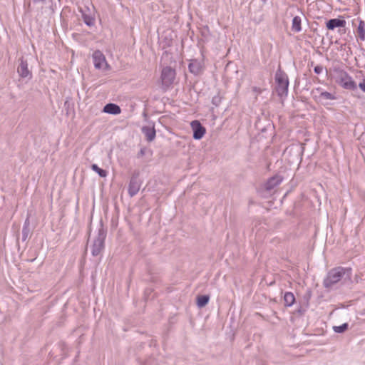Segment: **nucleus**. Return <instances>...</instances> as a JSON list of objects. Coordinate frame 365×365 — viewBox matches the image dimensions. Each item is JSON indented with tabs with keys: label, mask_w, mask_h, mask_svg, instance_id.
Returning a JSON list of instances; mask_svg holds the SVG:
<instances>
[{
	"label": "nucleus",
	"mask_w": 365,
	"mask_h": 365,
	"mask_svg": "<svg viewBox=\"0 0 365 365\" xmlns=\"http://www.w3.org/2000/svg\"><path fill=\"white\" fill-rule=\"evenodd\" d=\"M314 70L315 73L319 74L323 71V67L322 66H317Z\"/></svg>",
	"instance_id": "22"
},
{
	"label": "nucleus",
	"mask_w": 365,
	"mask_h": 365,
	"mask_svg": "<svg viewBox=\"0 0 365 365\" xmlns=\"http://www.w3.org/2000/svg\"><path fill=\"white\" fill-rule=\"evenodd\" d=\"M140 188V183L135 178H132L128 185V193L130 196H134L138 193Z\"/></svg>",
	"instance_id": "9"
},
{
	"label": "nucleus",
	"mask_w": 365,
	"mask_h": 365,
	"mask_svg": "<svg viewBox=\"0 0 365 365\" xmlns=\"http://www.w3.org/2000/svg\"><path fill=\"white\" fill-rule=\"evenodd\" d=\"M320 100L324 99V100H335L336 97L331 93H329L327 91H322L319 96Z\"/></svg>",
	"instance_id": "20"
},
{
	"label": "nucleus",
	"mask_w": 365,
	"mask_h": 365,
	"mask_svg": "<svg viewBox=\"0 0 365 365\" xmlns=\"http://www.w3.org/2000/svg\"><path fill=\"white\" fill-rule=\"evenodd\" d=\"M336 82L346 90L354 91L356 89L357 86L356 82L353 80L346 71L343 70H336Z\"/></svg>",
	"instance_id": "2"
},
{
	"label": "nucleus",
	"mask_w": 365,
	"mask_h": 365,
	"mask_svg": "<svg viewBox=\"0 0 365 365\" xmlns=\"http://www.w3.org/2000/svg\"><path fill=\"white\" fill-rule=\"evenodd\" d=\"M262 1L265 2L267 0H262Z\"/></svg>",
	"instance_id": "27"
},
{
	"label": "nucleus",
	"mask_w": 365,
	"mask_h": 365,
	"mask_svg": "<svg viewBox=\"0 0 365 365\" xmlns=\"http://www.w3.org/2000/svg\"><path fill=\"white\" fill-rule=\"evenodd\" d=\"M209 297L207 295H202L197 297V304L199 307H205L209 302Z\"/></svg>",
	"instance_id": "18"
},
{
	"label": "nucleus",
	"mask_w": 365,
	"mask_h": 365,
	"mask_svg": "<svg viewBox=\"0 0 365 365\" xmlns=\"http://www.w3.org/2000/svg\"><path fill=\"white\" fill-rule=\"evenodd\" d=\"M93 60L96 68L103 71H106L109 68L106 57L101 51H94L93 53Z\"/></svg>",
	"instance_id": "6"
},
{
	"label": "nucleus",
	"mask_w": 365,
	"mask_h": 365,
	"mask_svg": "<svg viewBox=\"0 0 365 365\" xmlns=\"http://www.w3.org/2000/svg\"><path fill=\"white\" fill-rule=\"evenodd\" d=\"M190 127L193 131V138L195 140H200L203 138L206 133V129L201 125L200 121L192 120L190 123Z\"/></svg>",
	"instance_id": "7"
},
{
	"label": "nucleus",
	"mask_w": 365,
	"mask_h": 365,
	"mask_svg": "<svg viewBox=\"0 0 365 365\" xmlns=\"http://www.w3.org/2000/svg\"><path fill=\"white\" fill-rule=\"evenodd\" d=\"M302 19L299 16H294L292 19V29L294 32H299L302 31Z\"/></svg>",
	"instance_id": "16"
},
{
	"label": "nucleus",
	"mask_w": 365,
	"mask_h": 365,
	"mask_svg": "<svg viewBox=\"0 0 365 365\" xmlns=\"http://www.w3.org/2000/svg\"><path fill=\"white\" fill-rule=\"evenodd\" d=\"M282 181V178L280 176H274L271 178L266 183L265 187L267 190H270L279 185Z\"/></svg>",
	"instance_id": "13"
},
{
	"label": "nucleus",
	"mask_w": 365,
	"mask_h": 365,
	"mask_svg": "<svg viewBox=\"0 0 365 365\" xmlns=\"http://www.w3.org/2000/svg\"><path fill=\"white\" fill-rule=\"evenodd\" d=\"M346 272H350V269L339 267L331 269L324 280V286L331 288L341 279Z\"/></svg>",
	"instance_id": "1"
},
{
	"label": "nucleus",
	"mask_w": 365,
	"mask_h": 365,
	"mask_svg": "<svg viewBox=\"0 0 365 365\" xmlns=\"http://www.w3.org/2000/svg\"><path fill=\"white\" fill-rule=\"evenodd\" d=\"M275 81L277 84V92L281 97L286 96L288 93L289 80L287 74L281 71H277L275 74Z\"/></svg>",
	"instance_id": "3"
},
{
	"label": "nucleus",
	"mask_w": 365,
	"mask_h": 365,
	"mask_svg": "<svg viewBox=\"0 0 365 365\" xmlns=\"http://www.w3.org/2000/svg\"><path fill=\"white\" fill-rule=\"evenodd\" d=\"M36 1H44L45 0H35Z\"/></svg>",
	"instance_id": "25"
},
{
	"label": "nucleus",
	"mask_w": 365,
	"mask_h": 365,
	"mask_svg": "<svg viewBox=\"0 0 365 365\" xmlns=\"http://www.w3.org/2000/svg\"><path fill=\"white\" fill-rule=\"evenodd\" d=\"M346 25V21L343 19H332L327 21V27L329 30H334L337 27H344Z\"/></svg>",
	"instance_id": "10"
},
{
	"label": "nucleus",
	"mask_w": 365,
	"mask_h": 365,
	"mask_svg": "<svg viewBox=\"0 0 365 365\" xmlns=\"http://www.w3.org/2000/svg\"><path fill=\"white\" fill-rule=\"evenodd\" d=\"M17 72L21 78L30 79L32 77V73L28 67V63L23 58L20 59V64L17 68Z\"/></svg>",
	"instance_id": "8"
},
{
	"label": "nucleus",
	"mask_w": 365,
	"mask_h": 365,
	"mask_svg": "<svg viewBox=\"0 0 365 365\" xmlns=\"http://www.w3.org/2000/svg\"><path fill=\"white\" fill-rule=\"evenodd\" d=\"M106 232L103 228L98 230V235L91 246V253L93 256L99 255L104 248Z\"/></svg>",
	"instance_id": "4"
},
{
	"label": "nucleus",
	"mask_w": 365,
	"mask_h": 365,
	"mask_svg": "<svg viewBox=\"0 0 365 365\" xmlns=\"http://www.w3.org/2000/svg\"><path fill=\"white\" fill-rule=\"evenodd\" d=\"M188 68L192 73L197 75L202 71V66L200 61L195 59L190 62Z\"/></svg>",
	"instance_id": "12"
},
{
	"label": "nucleus",
	"mask_w": 365,
	"mask_h": 365,
	"mask_svg": "<svg viewBox=\"0 0 365 365\" xmlns=\"http://www.w3.org/2000/svg\"><path fill=\"white\" fill-rule=\"evenodd\" d=\"M91 169L96 173H97L101 178H106L108 175L106 170L100 168L96 164H93L91 165Z\"/></svg>",
	"instance_id": "19"
},
{
	"label": "nucleus",
	"mask_w": 365,
	"mask_h": 365,
	"mask_svg": "<svg viewBox=\"0 0 365 365\" xmlns=\"http://www.w3.org/2000/svg\"><path fill=\"white\" fill-rule=\"evenodd\" d=\"M142 131L148 141H153L155 138V130L153 127L146 126L142 128Z\"/></svg>",
	"instance_id": "14"
},
{
	"label": "nucleus",
	"mask_w": 365,
	"mask_h": 365,
	"mask_svg": "<svg viewBox=\"0 0 365 365\" xmlns=\"http://www.w3.org/2000/svg\"><path fill=\"white\" fill-rule=\"evenodd\" d=\"M284 301L286 306H292L295 302V297L293 293L289 292H286L284 296Z\"/></svg>",
	"instance_id": "17"
},
{
	"label": "nucleus",
	"mask_w": 365,
	"mask_h": 365,
	"mask_svg": "<svg viewBox=\"0 0 365 365\" xmlns=\"http://www.w3.org/2000/svg\"><path fill=\"white\" fill-rule=\"evenodd\" d=\"M103 111L108 114L118 115L121 113V109L116 104L108 103L104 106Z\"/></svg>",
	"instance_id": "11"
},
{
	"label": "nucleus",
	"mask_w": 365,
	"mask_h": 365,
	"mask_svg": "<svg viewBox=\"0 0 365 365\" xmlns=\"http://www.w3.org/2000/svg\"><path fill=\"white\" fill-rule=\"evenodd\" d=\"M86 24L87 25H88V26H90V25H91V24H92V23H91V22H87V21H86Z\"/></svg>",
	"instance_id": "24"
},
{
	"label": "nucleus",
	"mask_w": 365,
	"mask_h": 365,
	"mask_svg": "<svg viewBox=\"0 0 365 365\" xmlns=\"http://www.w3.org/2000/svg\"><path fill=\"white\" fill-rule=\"evenodd\" d=\"M357 34L359 38L361 41H365V22L360 19L359 21V26L357 28Z\"/></svg>",
	"instance_id": "15"
},
{
	"label": "nucleus",
	"mask_w": 365,
	"mask_h": 365,
	"mask_svg": "<svg viewBox=\"0 0 365 365\" xmlns=\"http://www.w3.org/2000/svg\"><path fill=\"white\" fill-rule=\"evenodd\" d=\"M348 329V324L344 323L340 326H334L333 327L334 331L336 333H342Z\"/></svg>",
	"instance_id": "21"
},
{
	"label": "nucleus",
	"mask_w": 365,
	"mask_h": 365,
	"mask_svg": "<svg viewBox=\"0 0 365 365\" xmlns=\"http://www.w3.org/2000/svg\"><path fill=\"white\" fill-rule=\"evenodd\" d=\"M175 70L167 66L162 70L161 72V81L164 86L168 87L172 85L175 78Z\"/></svg>",
	"instance_id": "5"
},
{
	"label": "nucleus",
	"mask_w": 365,
	"mask_h": 365,
	"mask_svg": "<svg viewBox=\"0 0 365 365\" xmlns=\"http://www.w3.org/2000/svg\"><path fill=\"white\" fill-rule=\"evenodd\" d=\"M317 91H321V88H317Z\"/></svg>",
	"instance_id": "26"
},
{
	"label": "nucleus",
	"mask_w": 365,
	"mask_h": 365,
	"mask_svg": "<svg viewBox=\"0 0 365 365\" xmlns=\"http://www.w3.org/2000/svg\"><path fill=\"white\" fill-rule=\"evenodd\" d=\"M359 87L361 88L362 91L365 93V83H360L359 84Z\"/></svg>",
	"instance_id": "23"
}]
</instances>
